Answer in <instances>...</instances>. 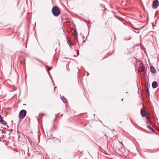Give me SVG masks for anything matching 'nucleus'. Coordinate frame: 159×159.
Listing matches in <instances>:
<instances>
[{
    "mask_svg": "<svg viewBox=\"0 0 159 159\" xmlns=\"http://www.w3.org/2000/svg\"><path fill=\"white\" fill-rule=\"evenodd\" d=\"M52 11V14L55 16H58L61 12L58 7L56 6L53 7Z\"/></svg>",
    "mask_w": 159,
    "mask_h": 159,
    "instance_id": "1",
    "label": "nucleus"
},
{
    "mask_svg": "<svg viewBox=\"0 0 159 159\" xmlns=\"http://www.w3.org/2000/svg\"><path fill=\"white\" fill-rule=\"evenodd\" d=\"M61 99L64 102L66 103L67 102V100L64 96L61 97Z\"/></svg>",
    "mask_w": 159,
    "mask_h": 159,
    "instance_id": "8",
    "label": "nucleus"
},
{
    "mask_svg": "<svg viewBox=\"0 0 159 159\" xmlns=\"http://www.w3.org/2000/svg\"><path fill=\"white\" fill-rule=\"evenodd\" d=\"M123 99H121V100H122V101H123Z\"/></svg>",
    "mask_w": 159,
    "mask_h": 159,
    "instance_id": "21",
    "label": "nucleus"
},
{
    "mask_svg": "<svg viewBox=\"0 0 159 159\" xmlns=\"http://www.w3.org/2000/svg\"><path fill=\"white\" fill-rule=\"evenodd\" d=\"M158 11H157L155 13V19L156 18V20L155 21L156 23L158 22V21L157 20V19H158V18L159 17V16H158Z\"/></svg>",
    "mask_w": 159,
    "mask_h": 159,
    "instance_id": "6",
    "label": "nucleus"
},
{
    "mask_svg": "<svg viewBox=\"0 0 159 159\" xmlns=\"http://www.w3.org/2000/svg\"><path fill=\"white\" fill-rule=\"evenodd\" d=\"M77 55L78 56L79 55V51L78 50H77Z\"/></svg>",
    "mask_w": 159,
    "mask_h": 159,
    "instance_id": "17",
    "label": "nucleus"
},
{
    "mask_svg": "<svg viewBox=\"0 0 159 159\" xmlns=\"http://www.w3.org/2000/svg\"><path fill=\"white\" fill-rule=\"evenodd\" d=\"M143 27H142V28H139V29H135V30H140L141 29H142V28H143Z\"/></svg>",
    "mask_w": 159,
    "mask_h": 159,
    "instance_id": "18",
    "label": "nucleus"
},
{
    "mask_svg": "<svg viewBox=\"0 0 159 159\" xmlns=\"http://www.w3.org/2000/svg\"><path fill=\"white\" fill-rule=\"evenodd\" d=\"M120 143H121V144H123V143H122L121 142H120Z\"/></svg>",
    "mask_w": 159,
    "mask_h": 159,
    "instance_id": "19",
    "label": "nucleus"
},
{
    "mask_svg": "<svg viewBox=\"0 0 159 159\" xmlns=\"http://www.w3.org/2000/svg\"><path fill=\"white\" fill-rule=\"evenodd\" d=\"M73 34L74 35L75 39L76 40H78L77 35L76 34L75 31L74 30V33H73Z\"/></svg>",
    "mask_w": 159,
    "mask_h": 159,
    "instance_id": "11",
    "label": "nucleus"
},
{
    "mask_svg": "<svg viewBox=\"0 0 159 159\" xmlns=\"http://www.w3.org/2000/svg\"><path fill=\"white\" fill-rule=\"evenodd\" d=\"M0 123H1L2 125H4L5 126H6L7 125V127L8 128L9 127L7 125V123L6 122L4 121V120H2V121L0 122Z\"/></svg>",
    "mask_w": 159,
    "mask_h": 159,
    "instance_id": "10",
    "label": "nucleus"
},
{
    "mask_svg": "<svg viewBox=\"0 0 159 159\" xmlns=\"http://www.w3.org/2000/svg\"><path fill=\"white\" fill-rule=\"evenodd\" d=\"M150 70L151 72L152 73H155L156 72V70L153 66L151 67L150 68Z\"/></svg>",
    "mask_w": 159,
    "mask_h": 159,
    "instance_id": "7",
    "label": "nucleus"
},
{
    "mask_svg": "<svg viewBox=\"0 0 159 159\" xmlns=\"http://www.w3.org/2000/svg\"><path fill=\"white\" fill-rule=\"evenodd\" d=\"M67 43L68 44L70 45V47H71V46L73 45V44H71L70 41L68 39H67Z\"/></svg>",
    "mask_w": 159,
    "mask_h": 159,
    "instance_id": "14",
    "label": "nucleus"
},
{
    "mask_svg": "<svg viewBox=\"0 0 159 159\" xmlns=\"http://www.w3.org/2000/svg\"><path fill=\"white\" fill-rule=\"evenodd\" d=\"M35 59H37V60H38V61H39L41 62L42 64H43L44 65V63H43V62L42 61H41V60L38 59H36V58H35Z\"/></svg>",
    "mask_w": 159,
    "mask_h": 159,
    "instance_id": "16",
    "label": "nucleus"
},
{
    "mask_svg": "<svg viewBox=\"0 0 159 159\" xmlns=\"http://www.w3.org/2000/svg\"><path fill=\"white\" fill-rule=\"evenodd\" d=\"M159 2L158 0H155L152 3V8L153 9H156L159 6Z\"/></svg>",
    "mask_w": 159,
    "mask_h": 159,
    "instance_id": "3",
    "label": "nucleus"
},
{
    "mask_svg": "<svg viewBox=\"0 0 159 159\" xmlns=\"http://www.w3.org/2000/svg\"><path fill=\"white\" fill-rule=\"evenodd\" d=\"M141 115L143 117H144L146 116L147 115V113L145 109L144 108H142L141 109Z\"/></svg>",
    "mask_w": 159,
    "mask_h": 159,
    "instance_id": "4",
    "label": "nucleus"
},
{
    "mask_svg": "<svg viewBox=\"0 0 159 159\" xmlns=\"http://www.w3.org/2000/svg\"><path fill=\"white\" fill-rule=\"evenodd\" d=\"M158 83L156 81H154L152 84V87L154 88H156L158 86Z\"/></svg>",
    "mask_w": 159,
    "mask_h": 159,
    "instance_id": "5",
    "label": "nucleus"
},
{
    "mask_svg": "<svg viewBox=\"0 0 159 159\" xmlns=\"http://www.w3.org/2000/svg\"><path fill=\"white\" fill-rule=\"evenodd\" d=\"M1 117H1V115H0V118H1Z\"/></svg>",
    "mask_w": 159,
    "mask_h": 159,
    "instance_id": "20",
    "label": "nucleus"
},
{
    "mask_svg": "<svg viewBox=\"0 0 159 159\" xmlns=\"http://www.w3.org/2000/svg\"><path fill=\"white\" fill-rule=\"evenodd\" d=\"M147 127L149 129L151 130L154 133L157 134V133L154 130L151 126L149 125H147Z\"/></svg>",
    "mask_w": 159,
    "mask_h": 159,
    "instance_id": "9",
    "label": "nucleus"
},
{
    "mask_svg": "<svg viewBox=\"0 0 159 159\" xmlns=\"http://www.w3.org/2000/svg\"><path fill=\"white\" fill-rule=\"evenodd\" d=\"M146 93L147 96H149V91L148 87H146Z\"/></svg>",
    "mask_w": 159,
    "mask_h": 159,
    "instance_id": "13",
    "label": "nucleus"
},
{
    "mask_svg": "<svg viewBox=\"0 0 159 159\" xmlns=\"http://www.w3.org/2000/svg\"><path fill=\"white\" fill-rule=\"evenodd\" d=\"M35 59H37V60H38V61H39L41 62L42 64H43L44 65V63H43V62L42 61H41V60L38 59H36V58H35Z\"/></svg>",
    "mask_w": 159,
    "mask_h": 159,
    "instance_id": "15",
    "label": "nucleus"
},
{
    "mask_svg": "<svg viewBox=\"0 0 159 159\" xmlns=\"http://www.w3.org/2000/svg\"><path fill=\"white\" fill-rule=\"evenodd\" d=\"M146 120L147 121V123L149 125L151 124V122L150 121L149 118L148 116H146Z\"/></svg>",
    "mask_w": 159,
    "mask_h": 159,
    "instance_id": "12",
    "label": "nucleus"
},
{
    "mask_svg": "<svg viewBox=\"0 0 159 159\" xmlns=\"http://www.w3.org/2000/svg\"><path fill=\"white\" fill-rule=\"evenodd\" d=\"M26 111L25 110H21L19 113V118L20 119H24L26 114Z\"/></svg>",
    "mask_w": 159,
    "mask_h": 159,
    "instance_id": "2",
    "label": "nucleus"
}]
</instances>
